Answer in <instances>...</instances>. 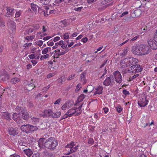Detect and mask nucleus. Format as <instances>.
<instances>
[{
    "mask_svg": "<svg viewBox=\"0 0 157 157\" xmlns=\"http://www.w3.org/2000/svg\"><path fill=\"white\" fill-rule=\"evenodd\" d=\"M148 42L149 45L150 46H151V45H152L153 44V43H155L153 40L151 39H150L148 41Z\"/></svg>",
    "mask_w": 157,
    "mask_h": 157,
    "instance_id": "c03bdc74",
    "label": "nucleus"
},
{
    "mask_svg": "<svg viewBox=\"0 0 157 157\" xmlns=\"http://www.w3.org/2000/svg\"><path fill=\"white\" fill-rule=\"evenodd\" d=\"M8 131L9 134L13 136L17 135L18 133V130L17 129L15 130L12 127L9 128Z\"/></svg>",
    "mask_w": 157,
    "mask_h": 157,
    "instance_id": "dca6fc26",
    "label": "nucleus"
},
{
    "mask_svg": "<svg viewBox=\"0 0 157 157\" xmlns=\"http://www.w3.org/2000/svg\"><path fill=\"white\" fill-rule=\"evenodd\" d=\"M148 102V100L146 97L143 95L139 97L138 101V105L140 107H144L146 106Z\"/></svg>",
    "mask_w": 157,
    "mask_h": 157,
    "instance_id": "423d86ee",
    "label": "nucleus"
},
{
    "mask_svg": "<svg viewBox=\"0 0 157 157\" xmlns=\"http://www.w3.org/2000/svg\"><path fill=\"white\" fill-rule=\"evenodd\" d=\"M37 6L31 3V9L34 11H36L37 10Z\"/></svg>",
    "mask_w": 157,
    "mask_h": 157,
    "instance_id": "e433bc0d",
    "label": "nucleus"
},
{
    "mask_svg": "<svg viewBox=\"0 0 157 157\" xmlns=\"http://www.w3.org/2000/svg\"><path fill=\"white\" fill-rule=\"evenodd\" d=\"M61 114V112L60 111H59V112H57L55 113V118H58L60 117Z\"/></svg>",
    "mask_w": 157,
    "mask_h": 157,
    "instance_id": "a19ab883",
    "label": "nucleus"
},
{
    "mask_svg": "<svg viewBox=\"0 0 157 157\" xmlns=\"http://www.w3.org/2000/svg\"><path fill=\"white\" fill-rule=\"evenodd\" d=\"M49 113V111L48 110H45L44 111V113L41 114V116L43 117H45L47 116V114Z\"/></svg>",
    "mask_w": 157,
    "mask_h": 157,
    "instance_id": "ea45409f",
    "label": "nucleus"
},
{
    "mask_svg": "<svg viewBox=\"0 0 157 157\" xmlns=\"http://www.w3.org/2000/svg\"><path fill=\"white\" fill-rule=\"evenodd\" d=\"M78 34L77 32H74L71 35V36L72 37V38H73L74 37H75Z\"/></svg>",
    "mask_w": 157,
    "mask_h": 157,
    "instance_id": "052dcab7",
    "label": "nucleus"
},
{
    "mask_svg": "<svg viewBox=\"0 0 157 157\" xmlns=\"http://www.w3.org/2000/svg\"><path fill=\"white\" fill-rule=\"evenodd\" d=\"M135 68H134V69H132L131 68V67L130 69H128V71L129 73H134L133 72V71H135Z\"/></svg>",
    "mask_w": 157,
    "mask_h": 157,
    "instance_id": "4d7b16f0",
    "label": "nucleus"
},
{
    "mask_svg": "<svg viewBox=\"0 0 157 157\" xmlns=\"http://www.w3.org/2000/svg\"><path fill=\"white\" fill-rule=\"evenodd\" d=\"M141 10L140 9L134 11V13L137 17L139 16L141 13Z\"/></svg>",
    "mask_w": 157,
    "mask_h": 157,
    "instance_id": "c756f323",
    "label": "nucleus"
},
{
    "mask_svg": "<svg viewBox=\"0 0 157 157\" xmlns=\"http://www.w3.org/2000/svg\"><path fill=\"white\" fill-rule=\"evenodd\" d=\"M85 74L82 73L81 75V80L83 84H85L86 82V80L85 78Z\"/></svg>",
    "mask_w": 157,
    "mask_h": 157,
    "instance_id": "393cba45",
    "label": "nucleus"
},
{
    "mask_svg": "<svg viewBox=\"0 0 157 157\" xmlns=\"http://www.w3.org/2000/svg\"><path fill=\"white\" fill-rule=\"evenodd\" d=\"M24 153L28 157H30L33 154L32 151L29 149H27L24 151Z\"/></svg>",
    "mask_w": 157,
    "mask_h": 157,
    "instance_id": "5701e85b",
    "label": "nucleus"
},
{
    "mask_svg": "<svg viewBox=\"0 0 157 157\" xmlns=\"http://www.w3.org/2000/svg\"><path fill=\"white\" fill-rule=\"evenodd\" d=\"M20 128L23 132L27 134L33 133L38 129L37 127L29 124L22 125L20 127Z\"/></svg>",
    "mask_w": 157,
    "mask_h": 157,
    "instance_id": "20e7f679",
    "label": "nucleus"
},
{
    "mask_svg": "<svg viewBox=\"0 0 157 157\" xmlns=\"http://www.w3.org/2000/svg\"><path fill=\"white\" fill-rule=\"evenodd\" d=\"M105 113L106 114L109 111V109L107 107H105L103 109Z\"/></svg>",
    "mask_w": 157,
    "mask_h": 157,
    "instance_id": "bf43d9fd",
    "label": "nucleus"
},
{
    "mask_svg": "<svg viewBox=\"0 0 157 157\" xmlns=\"http://www.w3.org/2000/svg\"><path fill=\"white\" fill-rule=\"evenodd\" d=\"M94 142V140L92 138H90L88 141V143L92 145L93 144Z\"/></svg>",
    "mask_w": 157,
    "mask_h": 157,
    "instance_id": "3c124183",
    "label": "nucleus"
},
{
    "mask_svg": "<svg viewBox=\"0 0 157 157\" xmlns=\"http://www.w3.org/2000/svg\"><path fill=\"white\" fill-rule=\"evenodd\" d=\"M35 141V139L34 138L31 136H29L28 137L27 140L23 139L22 140H21V142L20 144L21 145L26 146L27 144Z\"/></svg>",
    "mask_w": 157,
    "mask_h": 157,
    "instance_id": "6e6552de",
    "label": "nucleus"
},
{
    "mask_svg": "<svg viewBox=\"0 0 157 157\" xmlns=\"http://www.w3.org/2000/svg\"><path fill=\"white\" fill-rule=\"evenodd\" d=\"M40 2L42 4L47 5L49 3V0H40Z\"/></svg>",
    "mask_w": 157,
    "mask_h": 157,
    "instance_id": "f704fd0d",
    "label": "nucleus"
},
{
    "mask_svg": "<svg viewBox=\"0 0 157 157\" xmlns=\"http://www.w3.org/2000/svg\"><path fill=\"white\" fill-rule=\"evenodd\" d=\"M75 74H72L71 75L69 76L68 78H67V80H70L71 79H73L74 77L75 76Z\"/></svg>",
    "mask_w": 157,
    "mask_h": 157,
    "instance_id": "49530a36",
    "label": "nucleus"
},
{
    "mask_svg": "<svg viewBox=\"0 0 157 157\" xmlns=\"http://www.w3.org/2000/svg\"><path fill=\"white\" fill-rule=\"evenodd\" d=\"M115 108L117 112L119 113H121L123 109V108L122 106L120 105H118L116 107H115Z\"/></svg>",
    "mask_w": 157,
    "mask_h": 157,
    "instance_id": "c85d7f7f",
    "label": "nucleus"
},
{
    "mask_svg": "<svg viewBox=\"0 0 157 157\" xmlns=\"http://www.w3.org/2000/svg\"><path fill=\"white\" fill-rule=\"evenodd\" d=\"M46 140L44 138H42L40 139L38 141L39 147H40L43 148L44 147L45 148L48 149L49 148V145L47 144L48 142V139L45 141Z\"/></svg>",
    "mask_w": 157,
    "mask_h": 157,
    "instance_id": "0eeeda50",
    "label": "nucleus"
},
{
    "mask_svg": "<svg viewBox=\"0 0 157 157\" xmlns=\"http://www.w3.org/2000/svg\"><path fill=\"white\" fill-rule=\"evenodd\" d=\"M70 33L69 32L66 33H63L61 37H63V38L64 40H67L69 38Z\"/></svg>",
    "mask_w": 157,
    "mask_h": 157,
    "instance_id": "bb28decb",
    "label": "nucleus"
},
{
    "mask_svg": "<svg viewBox=\"0 0 157 157\" xmlns=\"http://www.w3.org/2000/svg\"><path fill=\"white\" fill-rule=\"evenodd\" d=\"M135 68V71H133V72H139L142 71V69L140 65L136 64L131 66V68L134 69Z\"/></svg>",
    "mask_w": 157,
    "mask_h": 157,
    "instance_id": "a211bd4d",
    "label": "nucleus"
},
{
    "mask_svg": "<svg viewBox=\"0 0 157 157\" xmlns=\"http://www.w3.org/2000/svg\"><path fill=\"white\" fill-rule=\"evenodd\" d=\"M150 47L152 49L154 50L156 49L157 48V44H156V43H155Z\"/></svg>",
    "mask_w": 157,
    "mask_h": 157,
    "instance_id": "79ce46f5",
    "label": "nucleus"
},
{
    "mask_svg": "<svg viewBox=\"0 0 157 157\" xmlns=\"http://www.w3.org/2000/svg\"><path fill=\"white\" fill-rule=\"evenodd\" d=\"M20 79L17 78H12L11 80V82L13 84H16L19 82Z\"/></svg>",
    "mask_w": 157,
    "mask_h": 157,
    "instance_id": "a878e982",
    "label": "nucleus"
},
{
    "mask_svg": "<svg viewBox=\"0 0 157 157\" xmlns=\"http://www.w3.org/2000/svg\"><path fill=\"white\" fill-rule=\"evenodd\" d=\"M113 75L116 82L118 83H121L122 80L120 72L118 71H116L113 73Z\"/></svg>",
    "mask_w": 157,
    "mask_h": 157,
    "instance_id": "9d476101",
    "label": "nucleus"
},
{
    "mask_svg": "<svg viewBox=\"0 0 157 157\" xmlns=\"http://www.w3.org/2000/svg\"><path fill=\"white\" fill-rule=\"evenodd\" d=\"M21 14V13L19 12H17L15 13V16L16 17H18L20 16Z\"/></svg>",
    "mask_w": 157,
    "mask_h": 157,
    "instance_id": "338daca9",
    "label": "nucleus"
},
{
    "mask_svg": "<svg viewBox=\"0 0 157 157\" xmlns=\"http://www.w3.org/2000/svg\"><path fill=\"white\" fill-rule=\"evenodd\" d=\"M50 149H55L58 145L57 141L53 138H50Z\"/></svg>",
    "mask_w": 157,
    "mask_h": 157,
    "instance_id": "9b49d317",
    "label": "nucleus"
},
{
    "mask_svg": "<svg viewBox=\"0 0 157 157\" xmlns=\"http://www.w3.org/2000/svg\"><path fill=\"white\" fill-rule=\"evenodd\" d=\"M48 8L47 7L46 8V11H44V16L46 17H48V12L47 11V10H48Z\"/></svg>",
    "mask_w": 157,
    "mask_h": 157,
    "instance_id": "8fccbe9b",
    "label": "nucleus"
},
{
    "mask_svg": "<svg viewBox=\"0 0 157 157\" xmlns=\"http://www.w3.org/2000/svg\"><path fill=\"white\" fill-rule=\"evenodd\" d=\"M35 37L34 36H28L26 37V38L28 40H31L33 39Z\"/></svg>",
    "mask_w": 157,
    "mask_h": 157,
    "instance_id": "a18cd8bd",
    "label": "nucleus"
},
{
    "mask_svg": "<svg viewBox=\"0 0 157 157\" xmlns=\"http://www.w3.org/2000/svg\"><path fill=\"white\" fill-rule=\"evenodd\" d=\"M26 66L27 67V69L28 70H29L30 68H31L32 67V65L30 63H29Z\"/></svg>",
    "mask_w": 157,
    "mask_h": 157,
    "instance_id": "774afa93",
    "label": "nucleus"
},
{
    "mask_svg": "<svg viewBox=\"0 0 157 157\" xmlns=\"http://www.w3.org/2000/svg\"><path fill=\"white\" fill-rule=\"evenodd\" d=\"M61 101V99L60 98H59L57 100L54 102V104L56 105V104H59L60 102Z\"/></svg>",
    "mask_w": 157,
    "mask_h": 157,
    "instance_id": "69168bd1",
    "label": "nucleus"
},
{
    "mask_svg": "<svg viewBox=\"0 0 157 157\" xmlns=\"http://www.w3.org/2000/svg\"><path fill=\"white\" fill-rule=\"evenodd\" d=\"M61 23L63 25V26H66L69 24L67 22V21L66 20H63L62 21Z\"/></svg>",
    "mask_w": 157,
    "mask_h": 157,
    "instance_id": "37998d69",
    "label": "nucleus"
},
{
    "mask_svg": "<svg viewBox=\"0 0 157 157\" xmlns=\"http://www.w3.org/2000/svg\"><path fill=\"white\" fill-rule=\"evenodd\" d=\"M127 52V48H125L123 50L121 54L122 56H124L126 54Z\"/></svg>",
    "mask_w": 157,
    "mask_h": 157,
    "instance_id": "58836bf2",
    "label": "nucleus"
},
{
    "mask_svg": "<svg viewBox=\"0 0 157 157\" xmlns=\"http://www.w3.org/2000/svg\"><path fill=\"white\" fill-rule=\"evenodd\" d=\"M140 56L147 55L151 52V49L147 45L140 44Z\"/></svg>",
    "mask_w": 157,
    "mask_h": 157,
    "instance_id": "39448f33",
    "label": "nucleus"
},
{
    "mask_svg": "<svg viewBox=\"0 0 157 157\" xmlns=\"http://www.w3.org/2000/svg\"><path fill=\"white\" fill-rule=\"evenodd\" d=\"M72 105V104L70 102H67L63 104L61 107V109L62 110H65L71 107Z\"/></svg>",
    "mask_w": 157,
    "mask_h": 157,
    "instance_id": "f3484780",
    "label": "nucleus"
},
{
    "mask_svg": "<svg viewBox=\"0 0 157 157\" xmlns=\"http://www.w3.org/2000/svg\"><path fill=\"white\" fill-rule=\"evenodd\" d=\"M87 88L88 90V92L89 93L91 92L94 89V87L93 86L91 85L88 86L87 87Z\"/></svg>",
    "mask_w": 157,
    "mask_h": 157,
    "instance_id": "473e14b6",
    "label": "nucleus"
},
{
    "mask_svg": "<svg viewBox=\"0 0 157 157\" xmlns=\"http://www.w3.org/2000/svg\"><path fill=\"white\" fill-rule=\"evenodd\" d=\"M78 108L75 107H73L68 110L64 115L62 117V119H64L67 117H70L73 116H77L80 114L82 112L81 107Z\"/></svg>",
    "mask_w": 157,
    "mask_h": 157,
    "instance_id": "f03ea898",
    "label": "nucleus"
},
{
    "mask_svg": "<svg viewBox=\"0 0 157 157\" xmlns=\"http://www.w3.org/2000/svg\"><path fill=\"white\" fill-rule=\"evenodd\" d=\"M103 88L102 86H99L95 89V94H101L102 92Z\"/></svg>",
    "mask_w": 157,
    "mask_h": 157,
    "instance_id": "4be33fe9",
    "label": "nucleus"
},
{
    "mask_svg": "<svg viewBox=\"0 0 157 157\" xmlns=\"http://www.w3.org/2000/svg\"><path fill=\"white\" fill-rule=\"evenodd\" d=\"M83 36L82 35L80 34L75 38V40H79L81 39L82 37Z\"/></svg>",
    "mask_w": 157,
    "mask_h": 157,
    "instance_id": "0e129e2a",
    "label": "nucleus"
},
{
    "mask_svg": "<svg viewBox=\"0 0 157 157\" xmlns=\"http://www.w3.org/2000/svg\"><path fill=\"white\" fill-rule=\"evenodd\" d=\"M35 86L32 83V82H31L30 83H28V84L26 85V88L27 89L29 90H31L33 89V88L35 87Z\"/></svg>",
    "mask_w": 157,
    "mask_h": 157,
    "instance_id": "b1692460",
    "label": "nucleus"
},
{
    "mask_svg": "<svg viewBox=\"0 0 157 157\" xmlns=\"http://www.w3.org/2000/svg\"><path fill=\"white\" fill-rule=\"evenodd\" d=\"M48 56L49 55L48 54H47L45 55L42 56L40 58V60H43L45 59L48 58Z\"/></svg>",
    "mask_w": 157,
    "mask_h": 157,
    "instance_id": "de8ad7c7",
    "label": "nucleus"
},
{
    "mask_svg": "<svg viewBox=\"0 0 157 157\" xmlns=\"http://www.w3.org/2000/svg\"><path fill=\"white\" fill-rule=\"evenodd\" d=\"M65 80V76L64 75L62 76L58 79V81L59 82L61 83Z\"/></svg>",
    "mask_w": 157,
    "mask_h": 157,
    "instance_id": "7c9ffc66",
    "label": "nucleus"
},
{
    "mask_svg": "<svg viewBox=\"0 0 157 157\" xmlns=\"http://www.w3.org/2000/svg\"><path fill=\"white\" fill-rule=\"evenodd\" d=\"M32 122L33 124H35L39 121V118H37L33 117L32 118Z\"/></svg>",
    "mask_w": 157,
    "mask_h": 157,
    "instance_id": "2f4dec72",
    "label": "nucleus"
},
{
    "mask_svg": "<svg viewBox=\"0 0 157 157\" xmlns=\"http://www.w3.org/2000/svg\"><path fill=\"white\" fill-rule=\"evenodd\" d=\"M127 59L125 58L122 59L120 63V66L121 67L124 68L128 66V63L127 62Z\"/></svg>",
    "mask_w": 157,
    "mask_h": 157,
    "instance_id": "412c9836",
    "label": "nucleus"
},
{
    "mask_svg": "<svg viewBox=\"0 0 157 157\" xmlns=\"http://www.w3.org/2000/svg\"><path fill=\"white\" fill-rule=\"evenodd\" d=\"M40 154L39 152H37L34 153L32 156V157H39Z\"/></svg>",
    "mask_w": 157,
    "mask_h": 157,
    "instance_id": "13d9d810",
    "label": "nucleus"
},
{
    "mask_svg": "<svg viewBox=\"0 0 157 157\" xmlns=\"http://www.w3.org/2000/svg\"><path fill=\"white\" fill-rule=\"evenodd\" d=\"M7 13L6 14V16L10 17V16L12 15L14 13V10L8 7L7 8Z\"/></svg>",
    "mask_w": 157,
    "mask_h": 157,
    "instance_id": "6ab92c4d",
    "label": "nucleus"
},
{
    "mask_svg": "<svg viewBox=\"0 0 157 157\" xmlns=\"http://www.w3.org/2000/svg\"><path fill=\"white\" fill-rule=\"evenodd\" d=\"M48 51V48H45L42 51V53L43 54H46Z\"/></svg>",
    "mask_w": 157,
    "mask_h": 157,
    "instance_id": "09e8293b",
    "label": "nucleus"
},
{
    "mask_svg": "<svg viewBox=\"0 0 157 157\" xmlns=\"http://www.w3.org/2000/svg\"><path fill=\"white\" fill-rule=\"evenodd\" d=\"M60 39V37L59 36H56L53 39L54 42H56Z\"/></svg>",
    "mask_w": 157,
    "mask_h": 157,
    "instance_id": "e2e57ef3",
    "label": "nucleus"
},
{
    "mask_svg": "<svg viewBox=\"0 0 157 157\" xmlns=\"http://www.w3.org/2000/svg\"><path fill=\"white\" fill-rule=\"evenodd\" d=\"M126 59H127V61L128 63V66L136 63L138 62V61L136 58L132 57H129Z\"/></svg>",
    "mask_w": 157,
    "mask_h": 157,
    "instance_id": "2eb2a0df",
    "label": "nucleus"
},
{
    "mask_svg": "<svg viewBox=\"0 0 157 157\" xmlns=\"http://www.w3.org/2000/svg\"><path fill=\"white\" fill-rule=\"evenodd\" d=\"M74 147V146H73L71 147V153L75 152L77 150L78 146V145H76L75 147Z\"/></svg>",
    "mask_w": 157,
    "mask_h": 157,
    "instance_id": "72a5a7b5",
    "label": "nucleus"
},
{
    "mask_svg": "<svg viewBox=\"0 0 157 157\" xmlns=\"http://www.w3.org/2000/svg\"><path fill=\"white\" fill-rule=\"evenodd\" d=\"M55 116H56L55 113L53 112L52 111H50V117H51L53 118H55Z\"/></svg>",
    "mask_w": 157,
    "mask_h": 157,
    "instance_id": "6e6d98bb",
    "label": "nucleus"
},
{
    "mask_svg": "<svg viewBox=\"0 0 157 157\" xmlns=\"http://www.w3.org/2000/svg\"><path fill=\"white\" fill-rule=\"evenodd\" d=\"M88 40V39L87 37H85L82 39L81 40L82 42L84 43H85L87 42Z\"/></svg>",
    "mask_w": 157,
    "mask_h": 157,
    "instance_id": "5fc2aeb1",
    "label": "nucleus"
},
{
    "mask_svg": "<svg viewBox=\"0 0 157 157\" xmlns=\"http://www.w3.org/2000/svg\"><path fill=\"white\" fill-rule=\"evenodd\" d=\"M7 24L9 29L14 32L16 29L15 23L12 21L10 20L8 21Z\"/></svg>",
    "mask_w": 157,
    "mask_h": 157,
    "instance_id": "4468645a",
    "label": "nucleus"
},
{
    "mask_svg": "<svg viewBox=\"0 0 157 157\" xmlns=\"http://www.w3.org/2000/svg\"><path fill=\"white\" fill-rule=\"evenodd\" d=\"M35 44L39 45L40 46H41L43 44V42L41 40H38L36 41L35 42Z\"/></svg>",
    "mask_w": 157,
    "mask_h": 157,
    "instance_id": "4c0bfd02",
    "label": "nucleus"
},
{
    "mask_svg": "<svg viewBox=\"0 0 157 157\" xmlns=\"http://www.w3.org/2000/svg\"><path fill=\"white\" fill-rule=\"evenodd\" d=\"M132 51L133 53L138 56H140V45L138 46H133L132 48Z\"/></svg>",
    "mask_w": 157,
    "mask_h": 157,
    "instance_id": "f8f14e48",
    "label": "nucleus"
},
{
    "mask_svg": "<svg viewBox=\"0 0 157 157\" xmlns=\"http://www.w3.org/2000/svg\"><path fill=\"white\" fill-rule=\"evenodd\" d=\"M31 62L32 63V64L33 66L35 65L37 63V61L35 60H32L31 61Z\"/></svg>",
    "mask_w": 157,
    "mask_h": 157,
    "instance_id": "680f3d73",
    "label": "nucleus"
},
{
    "mask_svg": "<svg viewBox=\"0 0 157 157\" xmlns=\"http://www.w3.org/2000/svg\"><path fill=\"white\" fill-rule=\"evenodd\" d=\"M123 94L125 95V96H123V97L125 98L126 97V96L127 95H128L130 94V93L127 90L124 89L123 90Z\"/></svg>",
    "mask_w": 157,
    "mask_h": 157,
    "instance_id": "c9c22d12",
    "label": "nucleus"
},
{
    "mask_svg": "<svg viewBox=\"0 0 157 157\" xmlns=\"http://www.w3.org/2000/svg\"><path fill=\"white\" fill-rule=\"evenodd\" d=\"M3 117L7 120H9L10 118L9 114L7 112H4L2 114Z\"/></svg>",
    "mask_w": 157,
    "mask_h": 157,
    "instance_id": "cd10ccee",
    "label": "nucleus"
},
{
    "mask_svg": "<svg viewBox=\"0 0 157 157\" xmlns=\"http://www.w3.org/2000/svg\"><path fill=\"white\" fill-rule=\"evenodd\" d=\"M16 110L18 113H14L13 114V119L17 122H19L21 117H23L25 120H27L29 117L28 113L26 110H25L23 108L19 106H17Z\"/></svg>",
    "mask_w": 157,
    "mask_h": 157,
    "instance_id": "f257e3e1",
    "label": "nucleus"
},
{
    "mask_svg": "<svg viewBox=\"0 0 157 157\" xmlns=\"http://www.w3.org/2000/svg\"><path fill=\"white\" fill-rule=\"evenodd\" d=\"M155 25V22L154 20L150 22H149L145 25L146 27L144 28L143 29L147 31H149Z\"/></svg>",
    "mask_w": 157,
    "mask_h": 157,
    "instance_id": "ddd939ff",
    "label": "nucleus"
},
{
    "mask_svg": "<svg viewBox=\"0 0 157 157\" xmlns=\"http://www.w3.org/2000/svg\"><path fill=\"white\" fill-rule=\"evenodd\" d=\"M82 8L83 7L82 6L77 8L75 7L74 9V10L77 11H80Z\"/></svg>",
    "mask_w": 157,
    "mask_h": 157,
    "instance_id": "864d4df0",
    "label": "nucleus"
},
{
    "mask_svg": "<svg viewBox=\"0 0 157 157\" xmlns=\"http://www.w3.org/2000/svg\"><path fill=\"white\" fill-rule=\"evenodd\" d=\"M76 144L75 142L72 141L70 144H68L65 147V151H66L65 154L67 155H68L71 154V147L73 146H75Z\"/></svg>",
    "mask_w": 157,
    "mask_h": 157,
    "instance_id": "1a4fd4ad",
    "label": "nucleus"
},
{
    "mask_svg": "<svg viewBox=\"0 0 157 157\" xmlns=\"http://www.w3.org/2000/svg\"><path fill=\"white\" fill-rule=\"evenodd\" d=\"M112 77H110L106 78L103 82V84L105 86H108L111 83Z\"/></svg>",
    "mask_w": 157,
    "mask_h": 157,
    "instance_id": "aec40b11",
    "label": "nucleus"
},
{
    "mask_svg": "<svg viewBox=\"0 0 157 157\" xmlns=\"http://www.w3.org/2000/svg\"><path fill=\"white\" fill-rule=\"evenodd\" d=\"M85 95L84 94H81L79 96L78 99L80 101H82Z\"/></svg>",
    "mask_w": 157,
    "mask_h": 157,
    "instance_id": "603ef678",
    "label": "nucleus"
},
{
    "mask_svg": "<svg viewBox=\"0 0 157 157\" xmlns=\"http://www.w3.org/2000/svg\"><path fill=\"white\" fill-rule=\"evenodd\" d=\"M51 48H50V57H51V59L57 58L59 56L63 55L68 51L67 49L61 48L60 50H55L54 51H51Z\"/></svg>",
    "mask_w": 157,
    "mask_h": 157,
    "instance_id": "7ed1b4c3",
    "label": "nucleus"
}]
</instances>
